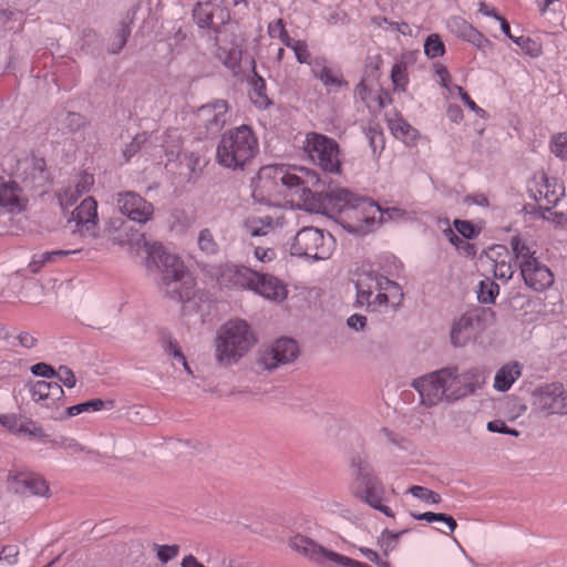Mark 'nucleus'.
I'll use <instances>...</instances> for the list:
<instances>
[{"label":"nucleus","instance_id":"nucleus-1","mask_svg":"<svg viewBox=\"0 0 567 567\" xmlns=\"http://www.w3.org/2000/svg\"><path fill=\"white\" fill-rule=\"evenodd\" d=\"M318 188H321V181L312 169L268 165L259 169L254 182L252 195L258 200L271 202L288 190L292 195H298L302 206L310 212L323 207L318 199Z\"/></svg>","mask_w":567,"mask_h":567},{"label":"nucleus","instance_id":"nucleus-2","mask_svg":"<svg viewBox=\"0 0 567 567\" xmlns=\"http://www.w3.org/2000/svg\"><path fill=\"white\" fill-rule=\"evenodd\" d=\"M318 199L323 207L315 213L337 214L343 228L353 234L372 231L389 214L373 200L355 197L347 189H334L323 195L318 188Z\"/></svg>","mask_w":567,"mask_h":567},{"label":"nucleus","instance_id":"nucleus-3","mask_svg":"<svg viewBox=\"0 0 567 567\" xmlns=\"http://www.w3.org/2000/svg\"><path fill=\"white\" fill-rule=\"evenodd\" d=\"M146 267L161 274L159 288L172 299L188 301L195 296V279L183 260L161 243H145Z\"/></svg>","mask_w":567,"mask_h":567},{"label":"nucleus","instance_id":"nucleus-4","mask_svg":"<svg viewBox=\"0 0 567 567\" xmlns=\"http://www.w3.org/2000/svg\"><path fill=\"white\" fill-rule=\"evenodd\" d=\"M357 305L372 311L396 307L403 299L401 287L389 278L374 274H359L355 281Z\"/></svg>","mask_w":567,"mask_h":567},{"label":"nucleus","instance_id":"nucleus-5","mask_svg":"<svg viewBox=\"0 0 567 567\" xmlns=\"http://www.w3.org/2000/svg\"><path fill=\"white\" fill-rule=\"evenodd\" d=\"M511 248L526 287L535 292H543L554 285L555 276L536 256L534 243L524 237L514 236L511 239Z\"/></svg>","mask_w":567,"mask_h":567},{"label":"nucleus","instance_id":"nucleus-6","mask_svg":"<svg viewBox=\"0 0 567 567\" xmlns=\"http://www.w3.org/2000/svg\"><path fill=\"white\" fill-rule=\"evenodd\" d=\"M258 152V140L248 125H240L223 134L218 146L217 162L231 169L244 168Z\"/></svg>","mask_w":567,"mask_h":567},{"label":"nucleus","instance_id":"nucleus-7","mask_svg":"<svg viewBox=\"0 0 567 567\" xmlns=\"http://www.w3.org/2000/svg\"><path fill=\"white\" fill-rule=\"evenodd\" d=\"M254 343V333L245 320H229L217 332L216 359L223 365L236 363Z\"/></svg>","mask_w":567,"mask_h":567},{"label":"nucleus","instance_id":"nucleus-8","mask_svg":"<svg viewBox=\"0 0 567 567\" xmlns=\"http://www.w3.org/2000/svg\"><path fill=\"white\" fill-rule=\"evenodd\" d=\"M334 248L336 239L332 235L316 227H303L296 234L290 251L311 260H326L332 256Z\"/></svg>","mask_w":567,"mask_h":567},{"label":"nucleus","instance_id":"nucleus-9","mask_svg":"<svg viewBox=\"0 0 567 567\" xmlns=\"http://www.w3.org/2000/svg\"><path fill=\"white\" fill-rule=\"evenodd\" d=\"M357 468V478L353 483V494L374 509L380 511L385 516L393 518L394 512L383 504L385 489L382 483L370 473L369 465L360 461L354 464Z\"/></svg>","mask_w":567,"mask_h":567},{"label":"nucleus","instance_id":"nucleus-10","mask_svg":"<svg viewBox=\"0 0 567 567\" xmlns=\"http://www.w3.org/2000/svg\"><path fill=\"white\" fill-rule=\"evenodd\" d=\"M303 147L310 159L323 171L332 174L341 172L340 148L333 138L310 132Z\"/></svg>","mask_w":567,"mask_h":567},{"label":"nucleus","instance_id":"nucleus-11","mask_svg":"<svg viewBox=\"0 0 567 567\" xmlns=\"http://www.w3.org/2000/svg\"><path fill=\"white\" fill-rule=\"evenodd\" d=\"M6 485L9 492L22 497L50 498L52 496L47 478L42 474L29 470L9 471Z\"/></svg>","mask_w":567,"mask_h":567},{"label":"nucleus","instance_id":"nucleus-12","mask_svg":"<svg viewBox=\"0 0 567 567\" xmlns=\"http://www.w3.org/2000/svg\"><path fill=\"white\" fill-rule=\"evenodd\" d=\"M441 373L449 400L465 398L485 382V373L478 368H471L463 373H458L456 368H444L441 369Z\"/></svg>","mask_w":567,"mask_h":567},{"label":"nucleus","instance_id":"nucleus-13","mask_svg":"<svg viewBox=\"0 0 567 567\" xmlns=\"http://www.w3.org/2000/svg\"><path fill=\"white\" fill-rule=\"evenodd\" d=\"M533 406L546 414H567V390L561 383H548L533 392Z\"/></svg>","mask_w":567,"mask_h":567},{"label":"nucleus","instance_id":"nucleus-14","mask_svg":"<svg viewBox=\"0 0 567 567\" xmlns=\"http://www.w3.org/2000/svg\"><path fill=\"white\" fill-rule=\"evenodd\" d=\"M229 109L226 100H213L197 109L194 123L207 133H218L230 118Z\"/></svg>","mask_w":567,"mask_h":567},{"label":"nucleus","instance_id":"nucleus-15","mask_svg":"<svg viewBox=\"0 0 567 567\" xmlns=\"http://www.w3.org/2000/svg\"><path fill=\"white\" fill-rule=\"evenodd\" d=\"M298 355L297 342L290 338H281L261 353L259 362L265 369L274 370L280 364L292 362Z\"/></svg>","mask_w":567,"mask_h":567},{"label":"nucleus","instance_id":"nucleus-16","mask_svg":"<svg viewBox=\"0 0 567 567\" xmlns=\"http://www.w3.org/2000/svg\"><path fill=\"white\" fill-rule=\"evenodd\" d=\"M528 192L536 202L545 200L549 205H556L565 196L566 188L557 178L538 173L529 182Z\"/></svg>","mask_w":567,"mask_h":567},{"label":"nucleus","instance_id":"nucleus-17","mask_svg":"<svg viewBox=\"0 0 567 567\" xmlns=\"http://www.w3.org/2000/svg\"><path fill=\"white\" fill-rule=\"evenodd\" d=\"M116 203L120 212L133 221L145 224L153 217V204L135 192L118 193Z\"/></svg>","mask_w":567,"mask_h":567},{"label":"nucleus","instance_id":"nucleus-18","mask_svg":"<svg viewBox=\"0 0 567 567\" xmlns=\"http://www.w3.org/2000/svg\"><path fill=\"white\" fill-rule=\"evenodd\" d=\"M288 545L292 550L303 555L306 558L320 566L332 567L333 565L332 555L337 553L322 547L307 536L296 534L288 539Z\"/></svg>","mask_w":567,"mask_h":567},{"label":"nucleus","instance_id":"nucleus-19","mask_svg":"<svg viewBox=\"0 0 567 567\" xmlns=\"http://www.w3.org/2000/svg\"><path fill=\"white\" fill-rule=\"evenodd\" d=\"M259 271L237 265H226L220 268L217 281L220 287L235 289H254L255 280H258Z\"/></svg>","mask_w":567,"mask_h":567},{"label":"nucleus","instance_id":"nucleus-20","mask_svg":"<svg viewBox=\"0 0 567 567\" xmlns=\"http://www.w3.org/2000/svg\"><path fill=\"white\" fill-rule=\"evenodd\" d=\"M194 20L199 28H209L218 31L229 19V11L216 1L198 2L194 8Z\"/></svg>","mask_w":567,"mask_h":567},{"label":"nucleus","instance_id":"nucleus-21","mask_svg":"<svg viewBox=\"0 0 567 567\" xmlns=\"http://www.w3.org/2000/svg\"><path fill=\"white\" fill-rule=\"evenodd\" d=\"M413 386L421 396V402L424 405H435L444 396L447 399L444 379L442 378L441 370L435 371L429 375L416 379Z\"/></svg>","mask_w":567,"mask_h":567},{"label":"nucleus","instance_id":"nucleus-22","mask_svg":"<svg viewBox=\"0 0 567 567\" xmlns=\"http://www.w3.org/2000/svg\"><path fill=\"white\" fill-rule=\"evenodd\" d=\"M29 199L17 181L9 179L0 184V208L11 215H18L28 207Z\"/></svg>","mask_w":567,"mask_h":567},{"label":"nucleus","instance_id":"nucleus-23","mask_svg":"<svg viewBox=\"0 0 567 567\" xmlns=\"http://www.w3.org/2000/svg\"><path fill=\"white\" fill-rule=\"evenodd\" d=\"M31 399L47 409L62 405L64 391L55 381H37L30 388Z\"/></svg>","mask_w":567,"mask_h":567},{"label":"nucleus","instance_id":"nucleus-24","mask_svg":"<svg viewBox=\"0 0 567 567\" xmlns=\"http://www.w3.org/2000/svg\"><path fill=\"white\" fill-rule=\"evenodd\" d=\"M449 30L457 38L472 43L478 50H486L492 47L491 41L471 23L461 17H452L447 21Z\"/></svg>","mask_w":567,"mask_h":567},{"label":"nucleus","instance_id":"nucleus-25","mask_svg":"<svg viewBox=\"0 0 567 567\" xmlns=\"http://www.w3.org/2000/svg\"><path fill=\"white\" fill-rule=\"evenodd\" d=\"M284 225V215L277 213L264 216L251 215L246 218L244 224L246 231L252 237L267 236L282 228Z\"/></svg>","mask_w":567,"mask_h":567},{"label":"nucleus","instance_id":"nucleus-26","mask_svg":"<svg viewBox=\"0 0 567 567\" xmlns=\"http://www.w3.org/2000/svg\"><path fill=\"white\" fill-rule=\"evenodd\" d=\"M72 217L82 234L94 236L99 221L96 200L93 197L83 199L72 213Z\"/></svg>","mask_w":567,"mask_h":567},{"label":"nucleus","instance_id":"nucleus-27","mask_svg":"<svg viewBox=\"0 0 567 567\" xmlns=\"http://www.w3.org/2000/svg\"><path fill=\"white\" fill-rule=\"evenodd\" d=\"M254 292L265 299L281 302L287 298L288 290L286 285L277 277L270 274L259 272L258 280H255Z\"/></svg>","mask_w":567,"mask_h":567},{"label":"nucleus","instance_id":"nucleus-28","mask_svg":"<svg viewBox=\"0 0 567 567\" xmlns=\"http://www.w3.org/2000/svg\"><path fill=\"white\" fill-rule=\"evenodd\" d=\"M24 183H37L45 179V161L34 155L25 156L18 161L13 173Z\"/></svg>","mask_w":567,"mask_h":567},{"label":"nucleus","instance_id":"nucleus-29","mask_svg":"<svg viewBox=\"0 0 567 567\" xmlns=\"http://www.w3.org/2000/svg\"><path fill=\"white\" fill-rule=\"evenodd\" d=\"M475 316L472 313L462 315L452 326L451 342L455 347L465 346L474 336Z\"/></svg>","mask_w":567,"mask_h":567},{"label":"nucleus","instance_id":"nucleus-30","mask_svg":"<svg viewBox=\"0 0 567 567\" xmlns=\"http://www.w3.org/2000/svg\"><path fill=\"white\" fill-rule=\"evenodd\" d=\"M8 431L16 435H24L34 439H43L45 434L34 421L22 415L12 414Z\"/></svg>","mask_w":567,"mask_h":567},{"label":"nucleus","instance_id":"nucleus-31","mask_svg":"<svg viewBox=\"0 0 567 567\" xmlns=\"http://www.w3.org/2000/svg\"><path fill=\"white\" fill-rule=\"evenodd\" d=\"M522 367L518 362L504 364L494 378V388L497 391L505 392L511 389L513 383L520 377Z\"/></svg>","mask_w":567,"mask_h":567},{"label":"nucleus","instance_id":"nucleus-32","mask_svg":"<svg viewBox=\"0 0 567 567\" xmlns=\"http://www.w3.org/2000/svg\"><path fill=\"white\" fill-rule=\"evenodd\" d=\"M312 73L323 83L324 86L340 87L346 84L340 73L334 72L319 61L313 63Z\"/></svg>","mask_w":567,"mask_h":567},{"label":"nucleus","instance_id":"nucleus-33","mask_svg":"<svg viewBox=\"0 0 567 567\" xmlns=\"http://www.w3.org/2000/svg\"><path fill=\"white\" fill-rule=\"evenodd\" d=\"M249 99L258 109H267L271 104L270 99L266 94V82L262 78L256 76L252 80Z\"/></svg>","mask_w":567,"mask_h":567},{"label":"nucleus","instance_id":"nucleus-34","mask_svg":"<svg viewBox=\"0 0 567 567\" xmlns=\"http://www.w3.org/2000/svg\"><path fill=\"white\" fill-rule=\"evenodd\" d=\"M412 516H413V518H415L417 520H426L429 523H433V522L444 523L445 526L447 527V530L437 528V530H440L441 533H444V534H451L457 527V523L452 516L442 514V513L425 512L422 514H412Z\"/></svg>","mask_w":567,"mask_h":567},{"label":"nucleus","instance_id":"nucleus-35","mask_svg":"<svg viewBox=\"0 0 567 567\" xmlns=\"http://www.w3.org/2000/svg\"><path fill=\"white\" fill-rule=\"evenodd\" d=\"M391 80L395 91L404 92L409 84L408 65L405 62H396L391 70Z\"/></svg>","mask_w":567,"mask_h":567},{"label":"nucleus","instance_id":"nucleus-36","mask_svg":"<svg viewBox=\"0 0 567 567\" xmlns=\"http://www.w3.org/2000/svg\"><path fill=\"white\" fill-rule=\"evenodd\" d=\"M512 41L517 44L520 50L530 58H538L543 54V45L539 41L530 37L512 38Z\"/></svg>","mask_w":567,"mask_h":567},{"label":"nucleus","instance_id":"nucleus-37","mask_svg":"<svg viewBox=\"0 0 567 567\" xmlns=\"http://www.w3.org/2000/svg\"><path fill=\"white\" fill-rule=\"evenodd\" d=\"M499 293V287L489 278L480 282L477 298L483 303H493Z\"/></svg>","mask_w":567,"mask_h":567},{"label":"nucleus","instance_id":"nucleus-38","mask_svg":"<svg viewBox=\"0 0 567 567\" xmlns=\"http://www.w3.org/2000/svg\"><path fill=\"white\" fill-rule=\"evenodd\" d=\"M424 53L430 59L442 56L445 53V45L439 34L433 33L426 38Z\"/></svg>","mask_w":567,"mask_h":567},{"label":"nucleus","instance_id":"nucleus-39","mask_svg":"<svg viewBox=\"0 0 567 567\" xmlns=\"http://www.w3.org/2000/svg\"><path fill=\"white\" fill-rule=\"evenodd\" d=\"M391 130L394 136L402 138L405 142L414 141L417 136V131L401 118L391 124Z\"/></svg>","mask_w":567,"mask_h":567},{"label":"nucleus","instance_id":"nucleus-40","mask_svg":"<svg viewBox=\"0 0 567 567\" xmlns=\"http://www.w3.org/2000/svg\"><path fill=\"white\" fill-rule=\"evenodd\" d=\"M164 350L171 358H173L174 360L179 362L189 374L193 373L179 344L175 340H172V339L165 340Z\"/></svg>","mask_w":567,"mask_h":567},{"label":"nucleus","instance_id":"nucleus-41","mask_svg":"<svg viewBox=\"0 0 567 567\" xmlns=\"http://www.w3.org/2000/svg\"><path fill=\"white\" fill-rule=\"evenodd\" d=\"M549 147L551 153L560 158L561 161H567V134L566 133H557L553 135Z\"/></svg>","mask_w":567,"mask_h":567},{"label":"nucleus","instance_id":"nucleus-42","mask_svg":"<svg viewBox=\"0 0 567 567\" xmlns=\"http://www.w3.org/2000/svg\"><path fill=\"white\" fill-rule=\"evenodd\" d=\"M268 34L270 38L279 39L286 47L292 40L286 30L282 19L274 20L268 24Z\"/></svg>","mask_w":567,"mask_h":567},{"label":"nucleus","instance_id":"nucleus-43","mask_svg":"<svg viewBox=\"0 0 567 567\" xmlns=\"http://www.w3.org/2000/svg\"><path fill=\"white\" fill-rule=\"evenodd\" d=\"M198 247L206 255H214L218 251V244L209 229H203L199 233Z\"/></svg>","mask_w":567,"mask_h":567},{"label":"nucleus","instance_id":"nucleus-44","mask_svg":"<svg viewBox=\"0 0 567 567\" xmlns=\"http://www.w3.org/2000/svg\"><path fill=\"white\" fill-rule=\"evenodd\" d=\"M409 493L427 504H439L441 502L439 493L423 486L414 485L409 489Z\"/></svg>","mask_w":567,"mask_h":567},{"label":"nucleus","instance_id":"nucleus-45","mask_svg":"<svg viewBox=\"0 0 567 567\" xmlns=\"http://www.w3.org/2000/svg\"><path fill=\"white\" fill-rule=\"evenodd\" d=\"M156 557L163 564L168 563L169 560L176 558L179 554L178 545H158L154 544L153 546Z\"/></svg>","mask_w":567,"mask_h":567},{"label":"nucleus","instance_id":"nucleus-46","mask_svg":"<svg viewBox=\"0 0 567 567\" xmlns=\"http://www.w3.org/2000/svg\"><path fill=\"white\" fill-rule=\"evenodd\" d=\"M287 48H290L295 52L296 59L299 63L311 64L310 52L305 41L292 39Z\"/></svg>","mask_w":567,"mask_h":567},{"label":"nucleus","instance_id":"nucleus-47","mask_svg":"<svg viewBox=\"0 0 567 567\" xmlns=\"http://www.w3.org/2000/svg\"><path fill=\"white\" fill-rule=\"evenodd\" d=\"M453 225L457 233L467 239L475 238L480 234V230L468 220L455 219Z\"/></svg>","mask_w":567,"mask_h":567},{"label":"nucleus","instance_id":"nucleus-48","mask_svg":"<svg viewBox=\"0 0 567 567\" xmlns=\"http://www.w3.org/2000/svg\"><path fill=\"white\" fill-rule=\"evenodd\" d=\"M404 532L393 533L388 529L382 532L379 542L381 544V547L384 548L385 553L393 550L396 547L399 537Z\"/></svg>","mask_w":567,"mask_h":567},{"label":"nucleus","instance_id":"nucleus-49","mask_svg":"<svg viewBox=\"0 0 567 567\" xmlns=\"http://www.w3.org/2000/svg\"><path fill=\"white\" fill-rule=\"evenodd\" d=\"M81 252V249H56L51 251H44L42 252V257L44 258V261L47 264H53L62 258H65L71 255H75Z\"/></svg>","mask_w":567,"mask_h":567},{"label":"nucleus","instance_id":"nucleus-50","mask_svg":"<svg viewBox=\"0 0 567 567\" xmlns=\"http://www.w3.org/2000/svg\"><path fill=\"white\" fill-rule=\"evenodd\" d=\"M80 196H82V193H80L74 186H70L59 195V202L61 206L66 209L74 205Z\"/></svg>","mask_w":567,"mask_h":567},{"label":"nucleus","instance_id":"nucleus-51","mask_svg":"<svg viewBox=\"0 0 567 567\" xmlns=\"http://www.w3.org/2000/svg\"><path fill=\"white\" fill-rule=\"evenodd\" d=\"M60 382H62L68 388H74L76 384V378L73 371L65 365H60L58 370H55V377Z\"/></svg>","mask_w":567,"mask_h":567},{"label":"nucleus","instance_id":"nucleus-52","mask_svg":"<svg viewBox=\"0 0 567 567\" xmlns=\"http://www.w3.org/2000/svg\"><path fill=\"white\" fill-rule=\"evenodd\" d=\"M514 270L509 262L501 261L494 265V276L497 279L507 281L513 277Z\"/></svg>","mask_w":567,"mask_h":567},{"label":"nucleus","instance_id":"nucleus-53","mask_svg":"<svg viewBox=\"0 0 567 567\" xmlns=\"http://www.w3.org/2000/svg\"><path fill=\"white\" fill-rule=\"evenodd\" d=\"M455 89L457 90L462 101L464 102V104L470 109L472 110L477 116L480 117H484L486 112L480 107L473 100L472 97L467 94V92L464 91V89L462 86H458L456 85Z\"/></svg>","mask_w":567,"mask_h":567},{"label":"nucleus","instance_id":"nucleus-54","mask_svg":"<svg viewBox=\"0 0 567 567\" xmlns=\"http://www.w3.org/2000/svg\"><path fill=\"white\" fill-rule=\"evenodd\" d=\"M333 565L332 567H371L368 564L351 559L344 555L336 554L332 555Z\"/></svg>","mask_w":567,"mask_h":567},{"label":"nucleus","instance_id":"nucleus-55","mask_svg":"<svg viewBox=\"0 0 567 567\" xmlns=\"http://www.w3.org/2000/svg\"><path fill=\"white\" fill-rule=\"evenodd\" d=\"M65 125L70 131H78L85 125V117L75 112H70L65 116Z\"/></svg>","mask_w":567,"mask_h":567},{"label":"nucleus","instance_id":"nucleus-56","mask_svg":"<svg viewBox=\"0 0 567 567\" xmlns=\"http://www.w3.org/2000/svg\"><path fill=\"white\" fill-rule=\"evenodd\" d=\"M255 258L264 264L271 262L276 259L277 254L274 248H265V247H255L254 249Z\"/></svg>","mask_w":567,"mask_h":567},{"label":"nucleus","instance_id":"nucleus-57","mask_svg":"<svg viewBox=\"0 0 567 567\" xmlns=\"http://www.w3.org/2000/svg\"><path fill=\"white\" fill-rule=\"evenodd\" d=\"M94 184V176L89 173H83L79 176L74 187L82 193H87Z\"/></svg>","mask_w":567,"mask_h":567},{"label":"nucleus","instance_id":"nucleus-58","mask_svg":"<svg viewBox=\"0 0 567 567\" xmlns=\"http://www.w3.org/2000/svg\"><path fill=\"white\" fill-rule=\"evenodd\" d=\"M31 372L34 375L43 377V378H54L55 369L48 363H37L31 367Z\"/></svg>","mask_w":567,"mask_h":567},{"label":"nucleus","instance_id":"nucleus-59","mask_svg":"<svg viewBox=\"0 0 567 567\" xmlns=\"http://www.w3.org/2000/svg\"><path fill=\"white\" fill-rule=\"evenodd\" d=\"M543 218L551 220L556 225H567V215L564 213L551 212L550 208H546L544 210Z\"/></svg>","mask_w":567,"mask_h":567},{"label":"nucleus","instance_id":"nucleus-60","mask_svg":"<svg viewBox=\"0 0 567 567\" xmlns=\"http://www.w3.org/2000/svg\"><path fill=\"white\" fill-rule=\"evenodd\" d=\"M18 548L16 546H4L0 553L1 559L8 560L9 564L17 561Z\"/></svg>","mask_w":567,"mask_h":567},{"label":"nucleus","instance_id":"nucleus-61","mask_svg":"<svg viewBox=\"0 0 567 567\" xmlns=\"http://www.w3.org/2000/svg\"><path fill=\"white\" fill-rule=\"evenodd\" d=\"M435 73L440 79V83L443 87H449V82L451 80L449 70L443 64L435 65Z\"/></svg>","mask_w":567,"mask_h":567},{"label":"nucleus","instance_id":"nucleus-62","mask_svg":"<svg viewBox=\"0 0 567 567\" xmlns=\"http://www.w3.org/2000/svg\"><path fill=\"white\" fill-rule=\"evenodd\" d=\"M367 323V318L361 315H352L348 319V326L354 330L363 329Z\"/></svg>","mask_w":567,"mask_h":567},{"label":"nucleus","instance_id":"nucleus-63","mask_svg":"<svg viewBox=\"0 0 567 567\" xmlns=\"http://www.w3.org/2000/svg\"><path fill=\"white\" fill-rule=\"evenodd\" d=\"M18 339H19L20 344L27 349H31V348L35 347L37 342H38L37 338L28 332L20 333Z\"/></svg>","mask_w":567,"mask_h":567},{"label":"nucleus","instance_id":"nucleus-64","mask_svg":"<svg viewBox=\"0 0 567 567\" xmlns=\"http://www.w3.org/2000/svg\"><path fill=\"white\" fill-rule=\"evenodd\" d=\"M45 265H47V262L44 261V258L42 257V252L37 254L33 256L32 260L30 261L29 269L31 272L37 274Z\"/></svg>","mask_w":567,"mask_h":567}]
</instances>
